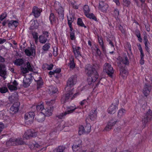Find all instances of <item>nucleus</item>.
<instances>
[{"mask_svg": "<svg viewBox=\"0 0 152 152\" xmlns=\"http://www.w3.org/2000/svg\"><path fill=\"white\" fill-rule=\"evenodd\" d=\"M75 77L72 76L69 78L67 80L66 86L65 88V89L67 91V92L63 96L61 100V102L63 103L73 99L79 94L78 93H77L75 94L72 97L73 94V89H71L70 88L75 84Z\"/></svg>", "mask_w": 152, "mask_h": 152, "instance_id": "obj_1", "label": "nucleus"}, {"mask_svg": "<svg viewBox=\"0 0 152 152\" xmlns=\"http://www.w3.org/2000/svg\"><path fill=\"white\" fill-rule=\"evenodd\" d=\"M96 67L95 65L92 66L89 64L86 65L85 66V72L89 77L88 81H91V83L88 82L89 85L95 82L98 77V74L97 70L95 69Z\"/></svg>", "mask_w": 152, "mask_h": 152, "instance_id": "obj_2", "label": "nucleus"}, {"mask_svg": "<svg viewBox=\"0 0 152 152\" xmlns=\"http://www.w3.org/2000/svg\"><path fill=\"white\" fill-rule=\"evenodd\" d=\"M36 108L38 111L40 112L45 116H49L52 115L53 110V106L48 107L45 109L44 108L43 105L42 104L37 105Z\"/></svg>", "mask_w": 152, "mask_h": 152, "instance_id": "obj_3", "label": "nucleus"}, {"mask_svg": "<svg viewBox=\"0 0 152 152\" xmlns=\"http://www.w3.org/2000/svg\"><path fill=\"white\" fill-rule=\"evenodd\" d=\"M103 70L110 77H112L114 70L111 64L108 63H105L104 65Z\"/></svg>", "mask_w": 152, "mask_h": 152, "instance_id": "obj_4", "label": "nucleus"}, {"mask_svg": "<svg viewBox=\"0 0 152 152\" xmlns=\"http://www.w3.org/2000/svg\"><path fill=\"white\" fill-rule=\"evenodd\" d=\"M91 126L89 123H87L84 127L81 126L79 127V133L80 135L83 133H88L91 131Z\"/></svg>", "mask_w": 152, "mask_h": 152, "instance_id": "obj_5", "label": "nucleus"}, {"mask_svg": "<svg viewBox=\"0 0 152 152\" xmlns=\"http://www.w3.org/2000/svg\"><path fill=\"white\" fill-rule=\"evenodd\" d=\"M115 102L112 104L108 109V113L111 114L115 113L118 109L117 106L119 103V100L116 99H115Z\"/></svg>", "mask_w": 152, "mask_h": 152, "instance_id": "obj_6", "label": "nucleus"}, {"mask_svg": "<svg viewBox=\"0 0 152 152\" xmlns=\"http://www.w3.org/2000/svg\"><path fill=\"white\" fill-rule=\"evenodd\" d=\"M37 133L35 131L29 129L27 130L25 133L23 137L26 139H30L31 137H35L37 136Z\"/></svg>", "mask_w": 152, "mask_h": 152, "instance_id": "obj_7", "label": "nucleus"}, {"mask_svg": "<svg viewBox=\"0 0 152 152\" xmlns=\"http://www.w3.org/2000/svg\"><path fill=\"white\" fill-rule=\"evenodd\" d=\"M34 112H30L26 113L25 115V119L26 120V122L29 123L31 124L32 123L33 120L34 116Z\"/></svg>", "mask_w": 152, "mask_h": 152, "instance_id": "obj_8", "label": "nucleus"}, {"mask_svg": "<svg viewBox=\"0 0 152 152\" xmlns=\"http://www.w3.org/2000/svg\"><path fill=\"white\" fill-rule=\"evenodd\" d=\"M32 77L31 74L27 75L25 77L23 80V85L25 87H27L30 85Z\"/></svg>", "mask_w": 152, "mask_h": 152, "instance_id": "obj_9", "label": "nucleus"}, {"mask_svg": "<svg viewBox=\"0 0 152 152\" xmlns=\"http://www.w3.org/2000/svg\"><path fill=\"white\" fill-rule=\"evenodd\" d=\"M152 118V111L149 109L144 118L142 119L143 123L145 124Z\"/></svg>", "mask_w": 152, "mask_h": 152, "instance_id": "obj_10", "label": "nucleus"}, {"mask_svg": "<svg viewBox=\"0 0 152 152\" xmlns=\"http://www.w3.org/2000/svg\"><path fill=\"white\" fill-rule=\"evenodd\" d=\"M72 47L73 49V52L74 53L75 56L76 58L81 56L80 52L81 48L80 47L73 45L72 46Z\"/></svg>", "mask_w": 152, "mask_h": 152, "instance_id": "obj_11", "label": "nucleus"}, {"mask_svg": "<svg viewBox=\"0 0 152 152\" xmlns=\"http://www.w3.org/2000/svg\"><path fill=\"white\" fill-rule=\"evenodd\" d=\"M82 141L79 138L77 139L74 142V144L72 146V149L74 151H76L81 146Z\"/></svg>", "mask_w": 152, "mask_h": 152, "instance_id": "obj_12", "label": "nucleus"}, {"mask_svg": "<svg viewBox=\"0 0 152 152\" xmlns=\"http://www.w3.org/2000/svg\"><path fill=\"white\" fill-rule=\"evenodd\" d=\"M7 74L6 68L5 65L3 64H0V76L6 78L5 75Z\"/></svg>", "mask_w": 152, "mask_h": 152, "instance_id": "obj_13", "label": "nucleus"}, {"mask_svg": "<svg viewBox=\"0 0 152 152\" xmlns=\"http://www.w3.org/2000/svg\"><path fill=\"white\" fill-rule=\"evenodd\" d=\"M20 104L18 102L15 103L10 108V112L11 113L14 114L17 112L18 110Z\"/></svg>", "mask_w": 152, "mask_h": 152, "instance_id": "obj_14", "label": "nucleus"}, {"mask_svg": "<svg viewBox=\"0 0 152 152\" xmlns=\"http://www.w3.org/2000/svg\"><path fill=\"white\" fill-rule=\"evenodd\" d=\"M151 89V85L148 83L145 84L144 86L143 92L146 96H147L148 95Z\"/></svg>", "mask_w": 152, "mask_h": 152, "instance_id": "obj_15", "label": "nucleus"}, {"mask_svg": "<svg viewBox=\"0 0 152 152\" xmlns=\"http://www.w3.org/2000/svg\"><path fill=\"white\" fill-rule=\"evenodd\" d=\"M42 11V10L36 7H33L32 13L36 18L38 17L40 15V13Z\"/></svg>", "mask_w": 152, "mask_h": 152, "instance_id": "obj_16", "label": "nucleus"}, {"mask_svg": "<svg viewBox=\"0 0 152 152\" xmlns=\"http://www.w3.org/2000/svg\"><path fill=\"white\" fill-rule=\"evenodd\" d=\"M108 7V5L105 3H99V8L103 12H106Z\"/></svg>", "mask_w": 152, "mask_h": 152, "instance_id": "obj_17", "label": "nucleus"}, {"mask_svg": "<svg viewBox=\"0 0 152 152\" xmlns=\"http://www.w3.org/2000/svg\"><path fill=\"white\" fill-rule=\"evenodd\" d=\"M9 99L11 103L17 101L18 99V94L16 92L12 94L11 96L9 97Z\"/></svg>", "mask_w": 152, "mask_h": 152, "instance_id": "obj_18", "label": "nucleus"}, {"mask_svg": "<svg viewBox=\"0 0 152 152\" xmlns=\"http://www.w3.org/2000/svg\"><path fill=\"white\" fill-rule=\"evenodd\" d=\"M18 25V22L16 20H8V26L9 28H16Z\"/></svg>", "mask_w": 152, "mask_h": 152, "instance_id": "obj_19", "label": "nucleus"}, {"mask_svg": "<svg viewBox=\"0 0 152 152\" xmlns=\"http://www.w3.org/2000/svg\"><path fill=\"white\" fill-rule=\"evenodd\" d=\"M117 122L116 121H109L105 128V130L108 131L112 129V127L113 126L116 124Z\"/></svg>", "mask_w": 152, "mask_h": 152, "instance_id": "obj_20", "label": "nucleus"}, {"mask_svg": "<svg viewBox=\"0 0 152 152\" xmlns=\"http://www.w3.org/2000/svg\"><path fill=\"white\" fill-rule=\"evenodd\" d=\"M97 117V111L96 110H92L89 115V118L92 121L95 120Z\"/></svg>", "mask_w": 152, "mask_h": 152, "instance_id": "obj_21", "label": "nucleus"}, {"mask_svg": "<svg viewBox=\"0 0 152 152\" xmlns=\"http://www.w3.org/2000/svg\"><path fill=\"white\" fill-rule=\"evenodd\" d=\"M77 109V108L75 106H70L66 107V111L65 112V114H68L72 113L74 111Z\"/></svg>", "mask_w": 152, "mask_h": 152, "instance_id": "obj_22", "label": "nucleus"}, {"mask_svg": "<svg viewBox=\"0 0 152 152\" xmlns=\"http://www.w3.org/2000/svg\"><path fill=\"white\" fill-rule=\"evenodd\" d=\"M49 94L51 95L56 94L57 93L58 90L56 87L52 86H50L49 87Z\"/></svg>", "mask_w": 152, "mask_h": 152, "instance_id": "obj_23", "label": "nucleus"}, {"mask_svg": "<svg viewBox=\"0 0 152 152\" xmlns=\"http://www.w3.org/2000/svg\"><path fill=\"white\" fill-rule=\"evenodd\" d=\"M38 27V23L37 21L33 20L31 21L30 26V29L37 28Z\"/></svg>", "mask_w": 152, "mask_h": 152, "instance_id": "obj_24", "label": "nucleus"}, {"mask_svg": "<svg viewBox=\"0 0 152 152\" xmlns=\"http://www.w3.org/2000/svg\"><path fill=\"white\" fill-rule=\"evenodd\" d=\"M35 50L33 48H31L30 50L26 49L25 50V53L28 56H31L34 53H35Z\"/></svg>", "mask_w": 152, "mask_h": 152, "instance_id": "obj_25", "label": "nucleus"}, {"mask_svg": "<svg viewBox=\"0 0 152 152\" xmlns=\"http://www.w3.org/2000/svg\"><path fill=\"white\" fill-rule=\"evenodd\" d=\"M35 119L39 122H42L45 120V116L43 114H40L37 115L35 118Z\"/></svg>", "mask_w": 152, "mask_h": 152, "instance_id": "obj_26", "label": "nucleus"}, {"mask_svg": "<svg viewBox=\"0 0 152 152\" xmlns=\"http://www.w3.org/2000/svg\"><path fill=\"white\" fill-rule=\"evenodd\" d=\"M53 65L52 64H44L42 66V68L43 69L45 70L48 69L50 70L52 69Z\"/></svg>", "mask_w": 152, "mask_h": 152, "instance_id": "obj_27", "label": "nucleus"}, {"mask_svg": "<svg viewBox=\"0 0 152 152\" xmlns=\"http://www.w3.org/2000/svg\"><path fill=\"white\" fill-rule=\"evenodd\" d=\"M74 58L73 56H71L70 58V63H69L70 68L73 69L75 66V64L74 61Z\"/></svg>", "mask_w": 152, "mask_h": 152, "instance_id": "obj_28", "label": "nucleus"}, {"mask_svg": "<svg viewBox=\"0 0 152 152\" xmlns=\"http://www.w3.org/2000/svg\"><path fill=\"white\" fill-rule=\"evenodd\" d=\"M39 77V79L38 80H36L35 79H34L35 81H37V88H39L41 87L43 84L42 78L40 77Z\"/></svg>", "mask_w": 152, "mask_h": 152, "instance_id": "obj_29", "label": "nucleus"}, {"mask_svg": "<svg viewBox=\"0 0 152 152\" xmlns=\"http://www.w3.org/2000/svg\"><path fill=\"white\" fill-rule=\"evenodd\" d=\"M121 76H123V74H125V76H127L128 74L127 71L125 68L123 66H121L120 69Z\"/></svg>", "mask_w": 152, "mask_h": 152, "instance_id": "obj_30", "label": "nucleus"}, {"mask_svg": "<svg viewBox=\"0 0 152 152\" xmlns=\"http://www.w3.org/2000/svg\"><path fill=\"white\" fill-rule=\"evenodd\" d=\"M49 19L51 24L53 25L56 20L54 14L51 13H50L49 17Z\"/></svg>", "mask_w": 152, "mask_h": 152, "instance_id": "obj_31", "label": "nucleus"}, {"mask_svg": "<svg viewBox=\"0 0 152 152\" xmlns=\"http://www.w3.org/2000/svg\"><path fill=\"white\" fill-rule=\"evenodd\" d=\"M47 40V38L45 36L41 35L39 37V41L41 43H45Z\"/></svg>", "mask_w": 152, "mask_h": 152, "instance_id": "obj_32", "label": "nucleus"}, {"mask_svg": "<svg viewBox=\"0 0 152 152\" xmlns=\"http://www.w3.org/2000/svg\"><path fill=\"white\" fill-rule=\"evenodd\" d=\"M16 139H10L6 142V145L8 146L15 145Z\"/></svg>", "mask_w": 152, "mask_h": 152, "instance_id": "obj_33", "label": "nucleus"}, {"mask_svg": "<svg viewBox=\"0 0 152 152\" xmlns=\"http://www.w3.org/2000/svg\"><path fill=\"white\" fill-rule=\"evenodd\" d=\"M24 63V61L22 58H18L16 59L14 62L15 65L17 66L21 65Z\"/></svg>", "mask_w": 152, "mask_h": 152, "instance_id": "obj_34", "label": "nucleus"}, {"mask_svg": "<svg viewBox=\"0 0 152 152\" xmlns=\"http://www.w3.org/2000/svg\"><path fill=\"white\" fill-rule=\"evenodd\" d=\"M126 113V110L123 109H120L118 112V117L119 118H121L124 116Z\"/></svg>", "mask_w": 152, "mask_h": 152, "instance_id": "obj_35", "label": "nucleus"}, {"mask_svg": "<svg viewBox=\"0 0 152 152\" xmlns=\"http://www.w3.org/2000/svg\"><path fill=\"white\" fill-rule=\"evenodd\" d=\"M121 61L122 62V63L125 65H128L129 64V62L128 60L127 57L126 56L124 58H121Z\"/></svg>", "mask_w": 152, "mask_h": 152, "instance_id": "obj_36", "label": "nucleus"}, {"mask_svg": "<svg viewBox=\"0 0 152 152\" xmlns=\"http://www.w3.org/2000/svg\"><path fill=\"white\" fill-rule=\"evenodd\" d=\"M65 148L63 146H59L54 150V152H64Z\"/></svg>", "mask_w": 152, "mask_h": 152, "instance_id": "obj_37", "label": "nucleus"}, {"mask_svg": "<svg viewBox=\"0 0 152 152\" xmlns=\"http://www.w3.org/2000/svg\"><path fill=\"white\" fill-rule=\"evenodd\" d=\"M64 123L63 122L60 123H58V125L57 127V130L61 131L65 127L64 126Z\"/></svg>", "mask_w": 152, "mask_h": 152, "instance_id": "obj_38", "label": "nucleus"}, {"mask_svg": "<svg viewBox=\"0 0 152 152\" xmlns=\"http://www.w3.org/2000/svg\"><path fill=\"white\" fill-rule=\"evenodd\" d=\"M85 15L88 18L90 19H92L95 21H96L97 19L96 18L93 13L90 14L89 13H88L86 15Z\"/></svg>", "mask_w": 152, "mask_h": 152, "instance_id": "obj_39", "label": "nucleus"}, {"mask_svg": "<svg viewBox=\"0 0 152 152\" xmlns=\"http://www.w3.org/2000/svg\"><path fill=\"white\" fill-rule=\"evenodd\" d=\"M67 18L68 25L72 24V23L74 20L73 16L72 15H70L69 16H67Z\"/></svg>", "mask_w": 152, "mask_h": 152, "instance_id": "obj_40", "label": "nucleus"}, {"mask_svg": "<svg viewBox=\"0 0 152 152\" xmlns=\"http://www.w3.org/2000/svg\"><path fill=\"white\" fill-rule=\"evenodd\" d=\"M50 48V44L49 43H47L42 46V49L44 51H47Z\"/></svg>", "mask_w": 152, "mask_h": 152, "instance_id": "obj_41", "label": "nucleus"}, {"mask_svg": "<svg viewBox=\"0 0 152 152\" xmlns=\"http://www.w3.org/2000/svg\"><path fill=\"white\" fill-rule=\"evenodd\" d=\"M83 11L85 15L89 13L90 12V10L89 6L87 5H85L83 7Z\"/></svg>", "mask_w": 152, "mask_h": 152, "instance_id": "obj_42", "label": "nucleus"}, {"mask_svg": "<svg viewBox=\"0 0 152 152\" xmlns=\"http://www.w3.org/2000/svg\"><path fill=\"white\" fill-rule=\"evenodd\" d=\"M7 86L9 89L11 91L16 90L17 89L16 86H15L11 84H8Z\"/></svg>", "mask_w": 152, "mask_h": 152, "instance_id": "obj_43", "label": "nucleus"}, {"mask_svg": "<svg viewBox=\"0 0 152 152\" xmlns=\"http://www.w3.org/2000/svg\"><path fill=\"white\" fill-rule=\"evenodd\" d=\"M77 23L78 25L80 26L84 27L85 28L86 27L84 24L83 23L82 19L80 18H78V19Z\"/></svg>", "mask_w": 152, "mask_h": 152, "instance_id": "obj_44", "label": "nucleus"}, {"mask_svg": "<svg viewBox=\"0 0 152 152\" xmlns=\"http://www.w3.org/2000/svg\"><path fill=\"white\" fill-rule=\"evenodd\" d=\"M24 143L23 141L21 138L16 139L15 145H22Z\"/></svg>", "mask_w": 152, "mask_h": 152, "instance_id": "obj_45", "label": "nucleus"}, {"mask_svg": "<svg viewBox=\"0 0 152 152\" xmlns=\"http://www.w3.org/2000/svg\"><path fill=\"white\" fill-rule=\"evenodd\" d=\"M26 68L28 69L29 71H32L33 70V66L31 65L29 61H28L26 64Z\"/></svg>", "mask_w": 152, "mask_h": 152, "instance_id": "obj_46", "label": "nucleus"}, {"mask_svg": "<svg viewBox=\"0 0 152 152\" xmlns=\"http://www.w3.org/2000/svg\"><path fill=\"white\" fill-rule=\"evenodd\" d=\"M8 91L7 88L5 87L0 88V92L1 93H5Z\"/></svg>", "mask_w": 152, "mask_h": 152, "instance_id": "obj_47", "label": "nucleus"}, {"mask_svg": "<svg viewBox=\"0 0 152 152\" xmlns=\"http://www.w3.org/2000/svg\"><path fill=\"white\" fill-rule=\"evenodd\" d=\"M50 136L51 137L55 138L56 137L57 135V133L56 131H53L51 132L50 134Z\"/></svg>", "mask_w": 152, "mask_h": 152, "instance_id": "obj_48", "label": "nucleus"}, {"mask_svg": "<svg viewBox=\"0 0 152 152\" xmlns=\"http://www.w3.org/2000/svg\"><path fill=\"white\" fill-rule=\"evenodd\" d=\"M21 71L22 73L23 74H26L29 72V70L26 67H21Z\"/></svg>", "mask_w": 152, "mask_h": 152, "instance_id": "obj_49", "label": "nucleus"}, {"mask_svg": "<svg viewBox=\"0 0 152 152\" xmlns=\"http://www.w3.org/2000/svg\"><path fill=\"white\" fill-rule=\"evenodd\" d=\"M130 4V2L129 0H123V4L124 5L128 7Z\"/></svg>", "mask_w": 152, "mask_h": 152, "instance_id": "obj_50", "label": "nucleus"}, {"mask_svg": "<svg viewBox=\"0 0 152 152\" xmlns=\"http://www.w3.org/2000/svg\"><path fill=\"white\" fill-rule=\"evenodd\" d=\"M65 112L64 113L60 114L59 115L57 116V117L59 119H62L67 114H65Z\"/></svg>", "mask_w": 152, "mask_h": 152, "instance_id": "obj_51", "label": "nucleus"}, {"mask_svg": "<svg viewBox=\"0 0 152 152\" xmlns=\"http://www.w3.org/2000/svg\"><path fill=\"white\" fill-rule=\"evenodd\" d=\"M7 16V14L6 12L2 13L0 16V20L1 21L3 20Z\"/></svg>", "mask_w": 152, "mask_h": 152, "instance_id": "obj_52", "label": "nucleus"}, {"mask_svg": "<svg viewBox=\"0 0 152 152\" xmlns=\"http://www.w3.org/2000/svg\"><path fill=\"white\" fill-rule=\"evenodd\" d=\"M70 37L71 40H73L75 39V33L74 31L71 32L70 33Z\"/></svg>", "mask_w": 152, "mask_h": 152, "instance_id": "obj_53", "label": "nucleus"}, {"mask_svg": "<svg viewBox=\"0 0 152 152\" xmlns=\"http://www.w3.org/2000/svg\"><path fill=\"white\" fill-rule=\"evenodd\" d=\"M32 145L33 146H34V148H40L41 147L40 145L36 142H35L34 143H33Z\"/></svg>", "mask_w": 152, "mask_h": 152, "instance_id": "obj_54", "label": "nucleus"}, {"mask_svg": "<svg viewBox=\"0 0 152 152\" xmlns=\"http://www.w3.org/2000/svg\"><path fill=\"white\" fill-rule=\"evenodd\" d=\"M54 100H51L50 101H46V104L49 105H51L52 104H53L54 103Z\"/></svg>", "mask_w": 152, "mask_h": 152, "instance_id": "obj_55", "label": "nucleus"}, {"mask_svg": "<svg viewBox=\"0 0 152 152\" xmlns=\"http://www.w3.org/2000/svg\"><path fill=\"white\" fill-rule=\"evenodd\" d=\"M95 49L96 50V52L97 53V54L98 55H100L101 54V51L98 48V46L96 45H95Z\"/></svg>", "mask_w": 152, "mask_h": 152, "instance_id": "obj_56", "label": "nucleus"}, {"mask_svg": "<svg viewBox=\"0 0 152 152\" xmlns=\"http://www.w3.org/2000/svg\"><path fill=\"white\" fill-rule=\"evenodd\" d=\"M119 30L121 31V32L123 33L124 34L125 33V31L123 27L121 25H120L119 26Z\"/></svg>", "mask_w": 152, "mask_h": 152, "instance_id": "obj_57", "label": "nucleus"}, {"mask_svg": "<svg viewBox=\"0 0 152 152\" xmlns=\"http://www.w3.org/2000/svg\"><path fill=\"white\" fill-rule=\"evenodd\" d=\"M114 16L115 17H118L119 15V11L117 9H115L114 11Z\"/></svg>", "mask_w": 152, "mask_h": 152, "instance_id": "obj_58", "label": "nucleus"}, {"mask_svg": "<svg viewBox=\"0 0 152 152\" xmlns=\"http://www.w3.org/2000/svg\"><path fill=\"white\" fill-rule=\"evenodd\" d=\"M58 13L59 14H61V15L63 14V10L62 8H61L58 10Z\"/></svg>", "mask_w": 152, "mask_h": 152, "instance_id": "obj_59", "label": "nucleus"}, {"mask_svg": "<svg viewBox=\"0 0 152 152\" xmlns=\"http://www.w3.org/2000/svg\"><path fill=\"white\" fill-rule=\"evenodd\" d=\"M135 34L136 35L137 37H140V31L138 30H136L135 32Z\"/></svg>", "mask_w": 152, "mask_h": 152, "instance_id": "obj_60", "label": "nucleus"}, {"mask_svg": "<svg viewBox=\"0 0 152 152\" xmlns=\"http://www.w3.org/2000/svg\"><path fill=\"white\" fill-rule=\"evenodd\" d=\"M99 43L100 45L102 47V49H104V46H103V42L102 40V39H100L99 40Z\"/></svg>", "mask_w": 152, "mask_h": 152, "instance_id": "obj_61", "label": "nucleus"}, {"mask_svg": "<svg viewBox=\"0 0 152 152\" xmlns=\"http://www.w3.org/2000/svg\"><path fill=\"white\" fill-rule=\"evenodd\" d=\"M43 36H45L47 38L48 37L49 35L48 32L46 31H43Z\"/></svg>", "mask_w": 152, "mask_h": 152, "instance_id": "obj_62", "label": "nucleus"}, {"mask_svg": "<svg viewBox=\"0 0 152 152\" xmlns=\"http://www.w3.org/2000/svg\"><path fill=\"white\" fill-rule=\"evenodd\" d=\"M54 71L55 73H59L61 71V69L59 68H57L54 70Z\"/></svg>", "mask_w": 152, "mask_h": 152, "instance_id": "obj_63", "label": "nucleus"}, {"mask_svg": "<svg viewBox=\"0 0 152 152\" xmlns=\"http://www.w3.org/2000/svg\"><path fill=\"white\" fill-rule=\"evenodd\" d=\"M121 131V128L117 127L114 130V131L115 133L119 132Z\"/></svg>", "mask_w": 152, "mask_h": 152, "instance_id": "obj_64", "label": "nucleus"}]
</instances>
